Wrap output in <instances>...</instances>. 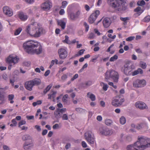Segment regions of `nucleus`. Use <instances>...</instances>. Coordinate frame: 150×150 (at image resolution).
Masks as SVG:
<instances>
[{"mask_svg": "<svg viewBox=\"0 0 150 150\" xmlns=\"http://www.w3.org/2000/svg\"><path fill=\"white\" fill-rule=\"evenodd\" d=\"M23 47L27 52L30 54H38L42 51V46L39 42L36 41H28L23 44Z\"/></svg>", "mask_w": 150, "mask_h": 150, "instance_id": "1", "label": "nucleus"}, {"mask_svg": "<svg viewBox=\"0 0 150 150\" xmlns=\"http://www.w3.org/2000/svg\"><path fill=\"white\" fill-rule=\"evenodd\" d=\"M25 31L30 36L38 38L44 33V30L40 24L37 22H33L26 27Z\"/></svg>", "mask_w": 150, "mask_h": 150, "instance_id": "2", "label": "nucleus"}, {"mask_svg": "<svg viewBox=\"0 0 150 150\" xmlns=\"http://www.w3.org/2000/svg\"><path fill=\"white\" fill-rule=\"evenodd\" d=\"M124 73L126 75H132L134 76L139 74H142L143 73L142 70L140 68H138L137 70L134 71L133 72V69L131 66H128L127 65H125L122 68Z\"/></svg>", "mask_w": 150, "mask_h": 150, "instance_id": "3", "label": "nucleus"}, {"mask_svg": "<svg viewBox=\"0 0 150 150\" xmlns=\"http://www.w3.org/2000/svg\"><path fill=\"white\" fill-rule=\"evenodd\" d=\"M105 79L106 80L111 78L113 79L114 81L117 82L119 78L118 73L114 70H112L110 71H107L105 74Z\"/></svg>", "mask_w": 150, "mask_h": 150, "instance_id": "4", "label": "nucleus"}, {"mask_svg": "<svg viewBox=\"0 0 150 150\" xmlns=\"http://www.w3.org/2000/svg\"><path fill=\"white\" fill-rule=\"evenodd\" d=\"M19 60V58L16 56L13 55H9L6 59V62L9 64L8 69L9 70H11L12 65H14L18 63Z\"/></svg>", "mask_w": 150, "mask_h": 150, "instance_id": "5", "label": "nucleus"}, {"mask_svg": "<svg viewBox=\"0 0 150 150\" xmlns=\"http://www.w3.org/2000/svg\"><path fill=\"white\" fill-rule=\"evenodd\" d=\"M124 101L123 97L120 95L115 97L112 100L111 103L113 106L117 107L121 105Z\"/></svg>", "mask_w": 150, "mask_h": 150, "instance_id": "6", "label": "nucleus"}, {"mask_svg": "<svg viewBox=\"0 0 150 150\" xmlns=\"http://www.w3.org/2000/svg\"><path fill=\"white\" fill-rule=\"evenodd\" d=\"M84 136L86 139L88 143L93 144L95 142V138L93 134H92V132L90 131L86 132L84 134Z\"/></svg>", "mask_w": 150, "mask_h": 150, "instance_id": "7", "label": "nucleus"}, {"mask_svg": "<svg viewBox=\"0 0 150 150\" xmlns=\"http://www.w3.org/2000/svg\"><path fill=\"white\" fill-rule=\"evenodd\" d=\"M124 0H107L108 4L112 8H115L119 7L122 3Z\"/></svg>", "mask_w": 150, "mask_h": 150, "instance_id": "8", "label": "nucleus"}, {"mask_svg": "<svg viewBox=\"0 0 150 150\" xmlns=\"http://www.w3.org/2000/svg\"><path fill=\"white\" fill-rule=\"evenodd\" d=\"M138 140L142 145H144L146 146V148L150 147V139L144 137H138Z\"/></svg>", "mask_w": 150, "mask_h": 150, "instance_id": "9", "label": "nucleus"}, {"mask_svg": "<svg viewBox=\"0 0 150 150\" xmlns=\"http://www.w3.org/2000/svg\"><path fill=\"white\" fill-rule=\"evenodd\" d=\"M146 84V82L144 79H137L133 82V86L134 87L138 88L143 87Z\"/></svg>", "mask_w": 150, "mask_h": 150, "instance_id": "10", "label": "nucleus"}, {"mask_svg": "<svg viewBox=\"0 0 150 150\" xmlns=\"http://www.w3.org/2000/svg\"><path fill=\"white\" fill-rule=\"evenodd\" d=\"M100 13V11L97 10L92 13L88 18V22L90 24L93 23L95 21L98 16Z\"/></svg>", "mask_w": 150, "mask_h": 150, "instance_id": "11", "label": "nucleus"}, {"mask_svg": "<svg viewBox=\"0 0 150 150\" xmlns=\"http://www.w3.org/2000/svg\"><path fill=\"white\" fill-rule=\"evenodd\" d=\"M67 48H61L58 50L59 58L61 59H65L68 55Z\"/></svg>", "mask_w": 150, "mask_h": 150, "instance_id": "12", "label": "nucleus"}, {"mask_svg": "<svg viewBox=\"0 0 150 150\" xmlns=\"http://www.w3.org/2000/svg\"><path fill=\"white\" fill-rule=\"evenodd\" d=\"M46 1L41 5V8L44 11L49 10L52 6V3L50 0H46Z\"/></svg>", "mask_w": 150, "mask_h": 150, "instance_id": "13", "label": "nucleus"}, {"mask_svg": "<svg viewBox=\"0 0 150 150\" xmlns=\"http://www.w3.org/2000/svg\"><path fill=\"white\" fill-rule=\"evenodd\" d=\"M80 14V12L79 11L76 12L75 13L72 12L69 13L68 16L69 18L71 20L75 21L78 18Z\"/></svg>", "mask_w": 150, "mask_h": 150, "instance_id": "14", "label": "nucleus"}, {"mask_svg": "<svg viewBox=\"0 0 150 150\" xmlns=\"http://www.w3.org/2000/svg\"><path fill=\"white\" fill-rule=\"evenodd\" d=\"M99 131L102 134L105 136L109 135L112 134V132L107 128H101L99 129Z\"/></svg>", "mask_w": 150, "mask_h": 150, "instance_id": "15", "label": "nucleus"}, {"mask_svg": "<svg viewBox=\"0 0 150 150\" xmlns=\"http://www.w3.org/2000/svg\"><path fill=\"white\" fill-rule=\"evenodd\" d=\"M34 144L32 140L26 141L24 143L23 147L25 150H28L31 149L33 146Z\"/></svg>", "mask_w": 150, "mask_h": 150, "instance_id": "16", "label": "nucleus"}, {"mask_svg": "<svg viewBox=\"0 0 150 150\" xmlns=\"http://www.w3.org/2000/svg\"><path fill=\"white\" fill-rule=\"evenodd\" d=\"M4 13L6 15L9 16H11L13 14L12 10L7 6H4L3 8Z\"/></svg>", "mask_w": 150, "mask_h": 150, "instance_id": "17", "label": "nucleus"}, {"mask_svg": "<svg viewBox=\"0 0 150 150\" xmlns=\"http://www.w3.org/2000/svg\"><path fill=\"white\" fill-rule=\"evenodd\" d=\"M135 106L136 108L141 110L146 109L147 108L146 104L142 102H137L135 104Z\"/></svg>", "mask_w": 150, "mask_h": 150, "instance_id": "18", "label": "nucleus"}, {"mask_svg": "<svg viewBox=\"0 0 150 150\" xmlns=\"http://www.w3.org/2000/svg\"><path fill=\"white\" fill-rule=\"evenodd\" d=\"M134 144L138 150H143L146 148V146L144 145H142L138 140Z\"/></svg>", "mask_w": 150, "mask_h": 150, "instance_id": "19", "label": "nucleus"}, {"mask_svg": "<svg viewBox=\"0 0 150 150\" xmlns=\"http://www.w3.org/2000/svg\"><path fill=\"white\" fill-rule=\"evenodd\" d=\"M34 86L32 80L27 81L25 83V87L29 91H31Z\"/></svg>", "mask_w": 150, "mask_h": 150, "instance_id": "20", "label": "nucleus"}, {"mask_svg": "<svg viewBox=\"0 0 150 150\" xmlns=\"http://www.w3.org/2000/svg\"><path fill=\"white\" fill-rule=\"evenodd\" d=\"M103 23L105 28L108 27L111 24L110 19L108 18H105L103 21Z\"/></svg>", "mask_w": 150, "mask_h": 150, "instance_id": "21", "label": "nucleus"}, {"mask_svg": "<svg viewBox=\"0 0 150 150\" xmlns=\"http://www.w3.org/2000/svg\"><path fill=\"white\" fill-rule=\"evenodd\" d=\"M57 25L60 26L62 29L64 30L66 27V21H65L63 20H59L57 21Z\"/></svg>", "mask_w": 150, "mask_h": 150, "instance_id": "22", "label": "nucleus"}, {"mask_svg": "<svg viewBox=\"0 0 150 150\" xmlns=\"http://www.w3.org/2000/svg\"><path fill=\"white\" fill-rule=\"evenodd\" d=\"M66 110L67 109L66 108H63L61 109H57V111L54 112V115L56 117H60L59 116H60V112L63 113L65 112Z\"/></svg>", "mask_w": 150, "mask_h": 150, "instance_id": "23", "label": "nucleus"}, {"mask_svg": "<svg viewBox=\"0 0 150 150\" xmlns=\"http://www.w3.org/2000/svg\"><path fill=\"white\" fill-rule=\"evenodd\" d=\"M18 16L21 20L23 21H26L28 18L27 16L22 12L19 13L18 14Z\"/></svg>", "mask_w": 150, "mask_h": 150, "instance_id": "24", "label": "nucleus"}, {"mask_svg": "<svg viewBox=\"0 0 150 150\" xmlns=\"http://www.w3.org/2000/svg\"><path fill=\"white\" fill-rule=\"evenodd\" d=\"M6 102L5 96L4 94L0 92V105L5 103Z\"/></svg>", "mask_w": 150, "mask_h": 150, "instance_id": "25", "label": "nucleus"}, {"mask_svg": "<svg viewBox=\"0 0 150 150\" xmlns=\"http://www.w3.org/2000/svg\"><path fill=\"white\" fill-rule=\"evenodd\" d=\"M33 83V85L38 86L40 84L41 80L40 79L35 78L32 80Z\"/></svg>", "mask_w": 150, "mask_h": 150, "instance_id": "26", "label": "nucleus"}, {"mask_svg": "<svg viewBox=\"0 0 150 150\" xmlns=\"http://www.w3.org/2000/svg\"><path fill=\"white\" fill-rule=\"evenodd\" d=\"M87 97L90 98L91 101H93L96 100L95 96L92 93L88 92L87 94Z\"/></svg>", "mask_w": 150, "mask_h": 150, "instance_id": "27", "label": "nucleus"}, {"mask_svg": "<svg viewBox=\"0 0 150 150\" xmlns=\"http://www.w3.org/2000/svg\"><path fill=\"white\" fill-rule=\"evenodd\" d=\"M56 93L57 92L56 91H52L51 92V93L48 95V99H54Z\"/></svg>", "mask_w": 150, "mask_h": 150, "instance_id": "28", "label": "nucleus"}, {"mask_svg": "<svg viewBox=\"0 0 150 150\" xmlns=\"http://www.w3.org/2000/svg\"><path fill=\"white\" fill-rule=\"evenodd\" d=\"M8 100L10 101V103L11 104L13 103L14 102L13 100L14 98V96L13 94H10L8 96Z\"/></svg>", "mask_w": 150, "mask_h": 150, "instance_id": "29", "label": "nucleus"}, {"mask_svg": "<svg viewBox=\"0 0 150 150\" xmlns=\"http://www.w3.org/2000/svg\"><path fill=\"white\" fill-rule=\"evenodd\" d=\"M134 11L138 12L137 14L140 15L144 11V10H141V8L139 7H138L134 9Z\"/></svg>", "mask_w": 150, "mask_h": 150, "instance_id": "30", "label": "nucleus"}, {"mask_svg": "<svg viewBox=\"0 0 150 150\" xmlns=\"http://www.w3.org/2000/svg\"><path fill=\"white\" fill-rule=\"evenodd\" d=\"M22 139L23 140H32L31 137L29 135L25 134L23 135L22 137Z\"/></svg>", "mask_w": 150, "mask_h": 150, "instance_id": "31", "label": "nucleus"}, {"mask_svg": "<svg viewBox=\"0 0 150 150\" xmlns=\"http://www.w3.org/2000/svg\"><path fill=\"white\" fill-rule=\"evenodd\" d=\"M127 150H138L134 144L128 145L127 147Z\"/></svg>", "mask_w": 150, "mask_h": 150, "instance_id": "32", "label": "nucleus"}, {"mask_svg": "<svg viewBox=\"0 0 150 150\" xmlns=\"http://www.w3.org/2000/svg\"><path fill=\"white\" fill-rule=\"evenodd\" d=\"M103 85V86L102 88L103 90L104 91H106L108 88V85L106 84H105L103 82H101L100 83V85L102 86Z\"/></svg>", "mask_w": 150, "mask_h": 150, "instance_id": "33", "label": "nucleus"}, {"mask_svg": "<svg viewBox=\"0 0 150 150\" xmlns=\"http://www.w3.org/2000/svg\"><path fill=\"white\" fill-rule=\"evenodd\" d=\"M22 30V28L21 27H19L14 32V35H18L21 32Z\"/></svg>", "mask_w": 150, "mask_h": 150, "instance_id": "34", "label": "nucleus"}, {"mask_svg": "<svg viewBox=\"0 0 150 150\" xmlns=\"http://www.w3.org/2000/svg\"><path fill=\"white\" fill-rule=\"evenodd\" d=\"M105 124L107 125H110L112 123V121L108 119H106L105 120Z\"/></svg>", "mask_w": 150, "mask_h": 150, "instance_id": "35", "label": "nucleus"}, {"mask_svg": "<svg viewBox=\"0 0 150 150\" xmlns=\"http://www.w3.org/2000/svg\"><path fill=\"white\" fill-rule=\"evenodd\" d=\"M68 96L67 94H65L63 96L62 98V101L65 103H67Z\"/></svg>", "mask_w": 150, "mask_h": 150, "instance_id": "36", "label": "nucleus"}, {"mask_svg": "<svg viewBox=\"0 0 150 150\" xmlns=\"http://www.w3.org/2000/svg\"><path fill=\"white\" fill-rule=\"evenodd\" d=\"M52 86V84H50L48 86L44 91V94H46L48 91H49L51 89Z\"/></svg>", "mask_w": 150, "mask_h": 150, "instance_id": "37", "label": "nucleus"}, {"mask_svg": "<svg viewBox=\"0 0 150 150\" xmlns=\"http://www.w3.org/2000/svg\"><path fill=\"white\" fill-rule=\"evenodd\" d=\"M126 121L125 118L123 116L121 117L120 119V123L122 124H124Z\"/></svg>", "mask_w": 150, "mask_h": 150, "instance_id": "38", "label": "nucleus"}, {"mask_svg": "<svg viewBox=\"0 0 150 150\" xmlns=\"http://www.w3.org/2000/svg\"><path fill=\"white\" fill-rule=\"evenodd\" d=\"M143 21L148 23L150 21V16L148 15L145 17L143 19Z\"/></svg>", "mask_w": 150, "mask_h": 150, "instance_id": "39", "label": "nucleus"}, {"mask_svg": "<svg viewBox=\"0 0 150 150\" xmlns=\"http://www.w3.org/2000/svg\"><path fill=\"white\" fill-rule=\"evenodd\" d=\"M85 51L84 49L80 50L78 52L77 54H76V56H79L83 54L84 52Z\"/></svg>", "mask_w": 150, "mask_h": 150, "instance_id": "40", "label": "nucleus"}, {"mask_svg": "<svg viewBox=\"0 0 150 150\" xmlns=\"http://www.w3.org/2000/svg\"><path fill=\"white\" fill-rule=\"evenodd\" d=\"M118 58V56L117 55H115L113 57H111L110 59V62H113L116 60Z\"/></svg>", "mask_w": 150, "mask_h": 150, "instance_id": "41", "label": "nucleus"}, {"mask_svg": "<svg viewBox=\"0 0 150 150\" xmlns=\"http://www.w3.org/2000/svg\"><path fill=\"white\" fill-rule=\"evenodd\" d=\"M145 4V1L142 0L140 1H138L137 2V4L138 5L141 6H142Z\"/></svg>", "mask_w": 150, "mask_h": 150, "instance_id": "42", "label": "nucleus"}, {"mask_svg": "<svg viewBox=\"0 0 150 150\" xmlns=\"http://www.w3.org/2000/svg\"><path fill=\"white\" fill-rule=\"evenodd\" d=\"M42 103V101L41 100H38L36 102H34L32 104L33 106L35 107L36 105H40Z\"/></svg>", "mask_w": 150, "mask_h": 150, "instance_id": "43", "label": "nucleus"}, {"mask_svg": "<svg viewBox=\"0 0 150 150\" xmlns=\"http://www.w3.org/2000/svg\"><path fill=\"white\" fill-rule=\"evenodd\" d=\"M120 19L121 20L123 21L124 22H127V20H129L130 19V18L129 17L125 18L121 17L120 18Z\"/></svg>", "mask_w": 150, "mask_h": 150, "instance_id": "44", "label": "nucleus"}, {"mask_svg": "<svg viewBox=\"0 0 150 150\" xmlns=\"http://www.w3.org/2000/svg\"><path fill=\"white\" fill-rule=\"evenodd\" d=\"M65 39L64 40V42L67 44H70V41L69 40V37L67 35H66L65 36Z\"/></svg>", "mask_w": 150, "mask_h": 150, "instance_id": "45", "label": "nucleus"}, {"mask_svg": "<svg viewBox=\"0 0 150 150\" xmlns=\"http://www.w3.org/2000/svg\"><path fill=\"white\" fill-rule=\"evenodd\" d=\"M135 38V37L134 36H130L127 38L126 39V40L127 41H131Z\"/></svg>", "mask_w": 150, "mask_h": 150, "instance_id": "46", "label": "nucleus"}, {"mask_svg": "<svg viewBox=\"0 0 150 150\" xmlns=\"http://www.w3.org/2000/svg\"><path fill=\"white\" fill-rule=\"evenodd\" d=\"M83 25L85 28V30L86 32H87L89 29V26L86 22L84 23Z\"/></svg>", "mask_w": 150, "mask_h": 150, "instance_id": "47", "label": "nucleus"}, {"mask_svg": "<svg viewBox=\"0 0 150 150\" xmlns=\"http://www.w3.org/2000/svg\"><path fill=\"white\" fill-rule=\"evenodd\" d=\"M68 77L67 75L66 74H64L61 76V79L63 81L66 80Z\"/></svg>", "mask_w": 150, "mask_h": 150, "instance_id": "48", "label": "nucleus"}, {"mask_svg": "<svg viewBox=\"0 0 150 150\" xmlns=\"http://www.w3.org/2000/svg\"><path fill=\"white\" fill-rule=\"evenodd\" d=\"M67 4V1H63L62 2V6L61 7L62 8H64L66 7Z\"/></svg>", "mask_w": 150, "mask_h": 150, "instance_id": "49", "label": "nucleus"}, {"mask_svg": "<svg viewBox=\"0 0 150 150\" xmlns=\"http://www.w3.org/2000/svg\"><path fill=\"white\" fill-rule=\"evenodd\" d=\"M75 110L79 113H81L84 110L83 109L81 108H76Z\"/></svg>", "mask_w": 150, "mask_h": 150, "instance_id": "50", "label": "nucleus"}, {"mask_svg": "<svg viewBox=\"0 0 150 150\" xmlns=\"http://www.w3.org/2000/svg\"><path fill=\"white\" fill-rule=\"evenodd\" d=\"M62 118L63 120H67L68 119L67 115L66 114H64L62 117Z\"/></svg>", "mask_w": 150, "mask_h": 150, "instance_id": "51", "label": "nucleus"}, {"mask_svg": "<svg viewBox=\"0 0 150 150\" xmlns=\"http://www.w3.org/2000/svg\"><path fill=\"white\" fill-rule=\"evenodd\" d=\"M140 67L143 69H145L146 67V65L145 63H140Z\"/></svg>", "mask_w": 150, "mask_h": 150, "instance_id": "52", "label": "nucleus"}, {"mask_svg": "<svg viewBox=\"0 0 150 150\" xmlns=\"http://www.w3.org/2000/svg\"><path fill=\"white\" fill-rule=\"evenodd\" d=\"M26 123V122L24 120H21L20 121L18 124V126L19 127H20V126H21L22 125H23L25 124Z\"/></svg>", "mask_w": 150, "mask_h": 150, "instance_id": "53", "label": "nucleus"}, {"mask_svg": "<svg viewBox=\"0 0 150 150\" xmlns=\"http://www.w3.org/2000/svg\"><path fill=\"white\" fill-rule=\"evenodd\" d=\"M108 36L109 38H111L112 39H115L116 37V35H115L113 36H112V34L110 33H109L108 35Z\"/></svg>", "mask_w": 150, "mask_h": 150, "instance_id": "54", "label": "nucleus"}, {"mask_svg": "<svg viewBox=\"0 0 150 150\" xmlns=\"http://www.w3.org/2000/svg\"><path fill=\"white\" fill-rule=\"evenodd\" d=\"M78 77V74H75L74 76L71 79V81H73L75 79H77Z\"/></svg>", "mask_w": 150, "mask_h": 150, "instance_id": "55", "label": "nucleus"}, {"mask_svg": "<svg viewBox=\"0 0 150 150\" xmlns=\"http://www.w3.org/2000/svg\"><path fill=\"white\" fill-rule=\"evenodd\" d=\"M81 144L82 147L83 148H86L87 146V144L84 141H82V142Z\"/></svg>", "mask_w": 150, "mask_h": 150, "instance_id": "56", "label": "nucleus"}, {"mask_svg": "<svg viewBox=\"0 0 150 150\" xmlns=\"http://www.w3.org/2000/svg\"><path fill=\"white\" fill-rule=\"evenodd\" d=\"M53 128L54 129H56L57 128H59V125L58 124H56L54 125L53 127Z\"/></svg>", "mask_w": 150, "mask_h": 150, "instance_id": "57", "label": "nucleus"}, {"mask_svg": "<svg viewBox=\"0 0 150 150\" xmlns=\"http://www.w3.org/2000/svg\"><path fill=\"white\" fill-rule=\"evenodd\" d=\"M69 139L68 138H65L63 139L62 141V143H65L66 142H68L69 141Z\"/></svg>", "mask_w": 150, "mask_h": 150, "instance_id": "58", "label": "nucleus"}, {"mask_svg": "<svg viewBox=\"0 0 150 150\" xmlns=\"http://www.w3.org/2000/svg\"><path fill=\"white\" fill-rule=\"evenodd\" d=\"M50 73V70H48L47 71H45V73L44 74V75L45 76H48Z\"/></svg>", "mask_w": 150, "mask_h": 150, "instance_id": "59", "label": "nucleus"}, {"mask_svg": "<svg viewBox=\"0 0 150 150\" xmlns=\"http://www.w3.org/2000/svg\"><path fill=\"white\" fill-rule=\"evenodd\" d=\"M26 118L28 120H31L33 119L34 118V117L33 115L30 116L27 115L26 116Z\"/></svg>", "mask_w": 150, "mask_h": 150, "instance_id": "60", "label": "nucleus"}, {"mask_svg": "<svg viewBox=\"0 0 150 150\" xmlns=\"http://www.w3.org/2000/svg\"><path fill=\"white\" fill-rule=\"evenodd\" d=\"M64 10L63 9H61L59 12V14L60 15H63L64 14Z\"/></svg>", "mask_w": 150, "mask_h": 150, "instance_id": "61", "label": "nucleus"}, {"mask_svg": "<svg viewBox=\"0 0 150 150\" xmlns=\"http://www.w3.org/2000/svg\"><path fill=\"white\" fill-rule=\"evenodd\" d=\"M71 144L70 143H68L65 146V148L66 149H67L69 148L70 147Z\"/></svg>", "mask_w": 150, "mask_h": 150, "instance_id": "62", "label": "nucleus"}, {"mask_svg": "<svg viewBox=\"0 0 150 150\" xmlns=\"http://www.w3.org/2000/svg\"><path fill=\"white\" fill-rule=\"evenodd\" d=\"M35 128L38 131H40L41 130L40 127L38 125H36L35 126Z\"/></svg>", "mask_w": 150, "mask_h": 150, "instance_id": "63", "label": "nucleus"}, {"mask_svg": "<svg viewBox=\"0 0 150 150\" xmlns=\"http://www.w3.org/2000/svg\"><path fill=\"white\" fill-rule=\"evenodd\" d=\"M3 148L5 150H9V149L8 146L6 145H4L3 146Z\"/></svg>", "mask_w": 150, "mask_h": 150, "instance_id": "64", "label": "nucleus"}]
</instances>
